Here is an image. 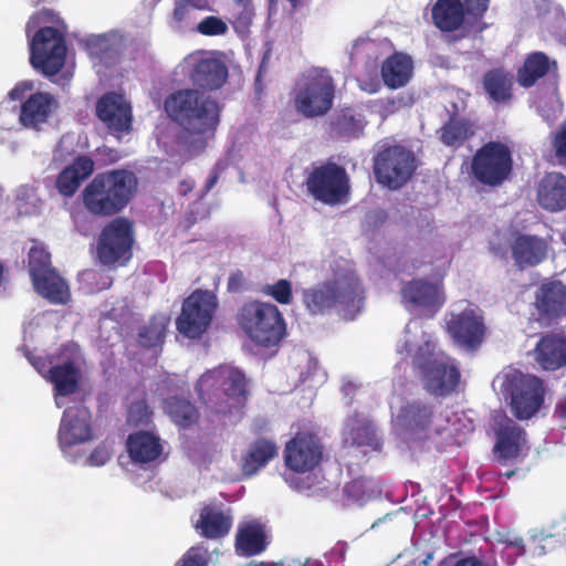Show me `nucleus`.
<instances>
[{"mask_svg": "<svg viewBox=\"0 0 566 566\" xmlns=\"http://www.w3.org/2000/svg\"><path fill=\"white\" fill-rule=\"evenodd\" d=\"M263 293L272 296L281 304H290L292 300V286L287 280H279L274 284H268L262 289Z\"/></svg>", "mask_w": 566, "mask_h": 566, "instance_id": "nucleus-50", "label": "nucleus"}, {"mask_svg": "<svg viewBox=\"0 0 566 566\" xmlns=\"http://www.w3.org/2000/svg\"><path fill=\"white\" fill-rule=\"evenodd\" d=\"M401 303L407 311L432 317L443 305L442 285L422 279L405 283L400 290Z\"/></svg>", "mask_w": 566, "mask_h": 566, "instance_id": "nucleus-17", "label": "nucleus"}, {"mask_svg": "<svg viewBox=\"0 0 566 566\" xmlns=\"http://www.w3.org/2000/svg\"><path fill=\"white\" fill-rule=\"evenodd\" d=\"M276 455L277 447L274 442L259 439L250 446L243 458L242 471L245 475L251 476Z\"/></svg>", "mask_w": 566, "mask_h": 566, "instance_id": "nucleus-37", "label": "nucleus"}, {"mask_svg": "<svg viewBox=\"0 0 566 566\" xmlns=\"http://www.w3.org/2000/svg\"><path fill=\"white\" fill-rule=\"evenodd\" d=\"M490 0H463L467 12L474 17H482L489 8Z\"/></svg>", "mask_w": 566, "mask_h": 566, "instance_id": "nucleus-53", "label": "nucleus"}, {"mask_svg": "<svg viewBox=\"0 0 566 566\" xmlns=\"http://www.w3.org/2000/svg\"><path fill=\"white\" fill-rule=\"evenodd\" d=\"M286 465L295 472L313 470L321 461L322 448L312 434H297L285 447Z\"/></svg>", "mask_w": 566, "mask_h": 566, "instance_id": "nucleus-21", "label": "nucleus"}, {"mask_svg": "<svg viewBox=\"0 0 566 566\" xmlns=\"http://www.w3.org/2000/svg\"><path fill=\"white\" fill-rule=\"evenodd\" d=\"M511 252L520 269L535 266L547 258L548 243L537 235L517 234L511 244Z\"/></svg>", "mask_w": 566, "mask_h": 566, "instance_id": "nucleus-25", "label": "nucleus"}, {"mask_svg": "<svg viewBox=\"0 0 566 566\" xmlns=\"http://www.w3.org/2000/svg\"><path fill=\"white\" fill-rule=\"evenodd\" d=\"M496 443L494 454L500 460L517 457L526 444L525 433L512 419L502 415L494 417Z\"/></svg>", "mask_w": 566, "mask_h": 566, "instance_id": "nucleus-24", "label": "nucleus"}, {"mask_svg": "<svg viewBox=\"0 0 566 566\" xmlns=\"http://www.w3.org/2000/svg\"><path fill=\"white\" fill-rule=\"evenodd\" d=\"M303 302L311 314L336 312L353 319L361 306V287L352 264L335 262L326 281L303 292Z\"/></svg>", "mask_w": 566, "mask_h": 566, "instance_id": "nucleus-2", "label": "nucleus"}, {"mask_svg": "<svg viewBox=\"0 0 566 566\" xmlns=\"http://www.w3.org/2000/svg\"><path fill=\"white\" fill-rule=\"evenodd\" d=\"M536 361L546 370L566 365V340L557 335H546L535 348Z\"/></svg>", "mask_w": 566, "mask_h": 566, "instance_id": "nucleus-30", "label": "nucleus"}, {"mask_svg": "<svg viewBox=\"0 0 566 566\" xmlns=\"http://www.w3.org/2000/svg\"><path fill=\"white\" fill-rule=\"evenodd\" d=\"M432 18L440 30L454 31L463 22V4L460 0H438L432 9Z\"/></svg>", "mask_w": 566, "mask_h": 566, "instance_id": "nucleus-36", "label": "nucleus"}, {"mask_svg": "<svg viewBox=\"0 0 566 566\" xmlns=\"http://www.w3.org/2000/svg\"><path fill=\"white\" fill-rule=\"evenodd\" d=\"M536 307L541 315L558 317L566 314V286L560 282H548L536 292Z\"/></svg>", "mask_w": 566, "mask_h": 566, "instance_id": "nucleus-27", "label": "nucleus"}, {"mask_svg": "<svg viewBox=\"0 0 566 566\" xmlns=\"http://www.w3.org/2000/svg\"><path fill=\"white\" fill-rule=\"evenodd\" d=\"M84 45L93 60L106 65L111 64L116 55V36L113 34L90 35Z\"/></svg>", "mask_w": 566, "mask_h": 566, "instance_id": "nucleus-40", "label": "nucleus"}, {"mask_svg": "<svg viewBox=\"0 0 566 566\" xmlns=\"http://www.w3.org/2000/svg\"><path fill=\"white\" fill-rule=\"evenodd\" d=\"M454 566H481V564L474 558H465L459 560Z\"/></svg>", "mask_w": 566, "mask_h": 566, "instance_id": "nucleus-60", "label": "nucleus"}, {"mask_svg": "<svg viewBox=\"0 0 566 566\" xmlns=\"http://www.w3.org/2000/svg\"><path fill=\"white\" fill-rule=\"evenodd\" d=\"M218 169H219V166H217L212 172V175L210 176V178L208 179L207 184H206V187H205V191H209L210 189L213 188V186L217 184L218 181Z\"/></svg>", "mask_w": 566, "mask_h": 566, "instance_id": "nucleus-58", "label": "nucleus"}, {"mask_svg": "<svg viewBox=\"0 0 566 566\" xmlns=\"http://www.w3.org/2000/svg\"><path fill=\"white\" fill-rule=\"evenodd\" d=\"M51 270L53 269L51 268L49 252L42 247H32L29 252V271L32 280Z\"/></svg>", "mask_w": 566, "mask_h": 566, "instance_id": "nucleus-47", "label": "nucleus"}, {"mask_svg": "<svg viewBox=\"0 0 566 566\" xmlns=\"http://www.w3.org/2000/svg\"><path fill=\"white\" fill-rule=\"evenodd\" d=\"M97 117L115 134L127 133L132 126V107L116 93L103 95L96 104Z\"/></svg>", "mask_w": 566, "mask_h": 566, "instance_id": "nucleus-23", "label": "nucleus"}, {"mask_svg": "<svg viewBox=\"0 0 566 566\" xmlns=\"http://www.w3.org/2000/svg\"><path fill=\"white\" fill-rule=\"evenodd\" d=\"M513 76L503 70H493L488 72L483 78V86L489 97L497 103L506 102L511 98Z\"/></svg>", "mask_w": 566, "mask_h": 566, "instance_id": "nucleus-39", "label": "nucleus"}, {"mask_svg": "<svg viewBox=\"0 0 566 566\" xmlns=\"http://www.w3.org/2000/svg\"><path fill=\"white\" fill-rule=\"evenodd\" d=\"M71 77H72V73L67 71V72L63 73L59 78L54 80V82L60 85H64L65 83H67L70 81Z\"/></svg>", "mask_w": 566, "mask_h": 566, "instance_id": "nucleus-62", "label": "nucleus"}, {"mask_svg": "<svg viewBox=\"0 0 566 566\" xmlns=\"http://www.w3.org/2000/svg\"><path fill=\"white\" fill-rule=\"evenodd\" d=\"M549 69L548 57L541 52L531 54L523 69L518 72V82L522 86H532L539 77L544 76Z\"/></svg>", "mask_w": 566, "mask_h": 566, "instance_id": "nucleus-41", "label": "nucleus"}, {"mask_svg": "<svg viewBox=\"0 0 566 566\" xmlns=\"http://www.w3.org/2000/svg\"><path fill=\"white\" fill-rule=\"evenodd\" d=\"M333 125L337 133L347 137H356L364 128V120L360 115L356 116L346 111L337 116Z\"/></svg>", "mask_w": 566, "mask_h": 566, "instance_id": "nucleus-46", "label": "nucleus"}, {"mask_svg": "<svg viewBox=\"0 0 566 566\" xmlns=\"http://www.w3.org/2000/svg\"><path fill=\"white\" fill-rule=\"evenodd\" d=\"M239 323L249 337L263 346L276 345L284 335V321L276 305L264 302L245 304Z\"/></svg>", "mask_w": 566, "mask_h": 566, "instance_id": "nucleus-10", "label": "nucleus"}, {"mask_svg": "<svg viewBox=\"0 0 566 566\" xmlns=\"http://www.w3.org/2000/svg\"><path fill=\"white\" fill-rule=\"evenodd\" d=\"M308 558L302 560L300 558H292L287 562L286 566H306L308 563Z\"/></svg>", "mask_w": 566, "mask_h": 566, "instance_id": "nucleus-61", "label": "nucleus"}, {"mask_svg": "<svg viewBox=\"0 0 566 566\" xmlns=\"http://www.w3.org/2000/svg\"><path fill=\"white\" fill-rule=\"evenodd\" d=\"M216 307L217 298L211 292H193L184 302L177 329L188 338L200 337L210 325Z\"/></svg>", "mask_w": 566, "mask_h": 566, "instance_id": "nucleus-14", "label": "nucleus"}, {"mask_svg": "<svg viewBox=\"0 0 566 566\" xmlns=\"http://www.w3.org/2000/svg\"><path fill=\"white\" fill-rule=\"evenodd\" d=\"M439 421L440 419L433 416L431 407L420 400L407 402L394 417L396 429L419 438L422 432H428L431 426H434L437 433L447 431L448 429Z\"/></svg>", "mask_w": 566, "mask_h": 566, "instance_id": "nucleus-20", "label": "nucleus"}, {"mask_svg": "<svg viewBox=\"0 0 566 566\" xmlns=\"http://www.w3.org/2000/svg\"><path fill=\"white\" fill-rule=\"evenodd\" d=\"M94 170V161L88 157L77 158L71 166L60 174L56 187L61 195L71 197L75 193L81 182Z\"/></svg>", "mask_w": 566, "mask_h": 566, "instance_id": "nucleus-33", "label": "nucleus"}, {"mask_svg": "<svg viewBox=\"0 0 566 566\" xmlns=\"http://www.w3.org/2000/svg\"><path fill=\"white\" fill-rule=\"evenodd\" d=\"M184 67L189 71L195 84L209 90L220 87L228 76V70L221 61L200 53L187 56L184 60Z\"/></svg>", "mask_w": 566, "mask_h": 566, "instance_id": "nucleus-22", "label": "nucleus"}, {"mask_svg": "<svg viewBox=\"0 0 566 566\" xmlns=\"http://www.w3.org/2000/svg\"><path fill=\"white\" fill-rule=\"evenodd\" d=\"M165 410L179 426L191 424L197 419L196 408L187 400L180 398H169L165 401Z\"/></svg>", "mask_w": 566, "mask_h": 566, "instance_id": "nucleus-42", "label": "nucleus"}, {"mask_svg": "<svg viewBox=\"0 0 566 566\" xmlns=\"http://www.w3.org/2000/svg\"><path fill=\"white\" fill-rule=\"evenodd\" d=\"M433 559V555L429 553L424 559L421 560L423 566H430L431 560Z\"/></svg>", "mask_w": 566, "mask_h": 566, "instance_id": "nucleus-64", "label": "nucleus"}, {"mask_svg": "<svg viewBox=\"0 0 566 566\" xmlns=\"http://www.w3.org/2000/svg\"><path fill=\"white\" fill-rule=\"evenodd\" d=\"M232 525V516L228 510L217 505H207L196 522V528L201 535L209 538H217L229 533Z\"/></svg>", "mask_w": 566, "mask_h": 566, "instance_id": "nucleus-28", "label": "nucleus"}, {"mask_svg": "<svg viewBox=\"0 0 566 566\" xmlns=\"http://www.w3.org/2000/svg\"><path fill=\"white\" fill-rule=\"evenodd\" d=\"M112 452L106 444L98 446L87 458V463L93 467H102L111 459Z\"/></svg>", "mask_w": 566, "mask_h": 566, "instance_id": "nucleus-52", "label": "nucleus"}, {"mask_svg": "<svg viewBox=\"0 0 566 566\" xmlns=\"http://www.w3.org/2000/svg\"><path fill=\"white\" fill-rule=\"evenodd\" d=\"M511 153L502 143L491 142L475 154L472 171L478 180L485 185H500L511 171Z\"/></svg>", "mask_w": 566, "mask_h": 566, "instance_id": "nucleus-15", "label": "nucleus"}, {"mask_svg": "<svg viewBox=\"0 0 566 566\" xmlns=\"http://www.w3.org/2000/svg\"><path fill=\"white\" fill-rule=\"evenodd\" d=\"M31 365L54 386V400L57 408L62 399L74 394L81 379L82 356L76 344L65 345L56 358L46 360L33 355L27 356Z\"/></svg>", "mask_w": 566, "mask_h": 566, "instance_id": "nucleus-7", "label": "nucleus"}, {"mask_svg": "<svg viewBox=\"0 0 566 566\" xmlns=\"http://www.w3.org/2000/svg\"><path fill=\"white\" fill-rule=\"evenodd\" d=\"M57 439L64 455L75 460L71 449L92 439L91 412L86 407L73 406L64 410Z\"/></svg>", "mask_w": 566, "mask_h": 566, "instance_id": "nucleus-18", "label": "nucleus"}, {"mask_svg": "<svg viewBox=\"0 0 566 566\" xmlns=\"http://www.w3.org/2000/svg\"><path fill=\"white\" fill-rule=\"evenodd\" d=\"M448 333L464 348H475L484 335L483 317L479 308L468 305L460 312H452L447 321Z\"/></svg>", "mask_w": 566, "mask_h": 566, "instance_id": "nucleus-19", "label": "nucleus"}, {"mask_svg": "<svg viewBox=\"0 0 566 566\" xmlns=\"http://www.w3.org/2000/svg\"><path fill=\"white\" fill-rule=\"evenodd\" d=\"M150 412L145 401L133 403L128 410V421L134 424L144 423L149 419Z\"/></svg>", "mask_w": 566, "mask_h": 566, "instance_id": "nucleus-51", "label": "nucleus"}, {"mask_svg": "<svg viewBox=\"0 0 566 566\" xmlns=\"http://www.w3.org/2000/svg\"><path fill=\"white\" fill-rule=\"evenodd\" d=\"M193 27L197 32L207 36L226 35L229 31L228 23L223 19L216 15H208L196 23Z\"/></svg>", "mask_w": 566, "mask_h": 566, "instance_id": "nucleus-48", "label": "nucleus"}, {"mask_svg": "<svg viewBox=\"0 0 566 566\" xmlns=\"http://www.w3.org/2000/svg\"><path fill=\"white\" fill-rule=\"evenodd\" d=\"M416 169L412 151L401 146H392L380 151L374 160V171L379 184L390 189L403 186Z\"/></svg>", "mask_w": 566, "mask_h": 566, "instance_id": "nucleus-12", "label": "nucleus"}, {"mask_svg": "<svg viewBox=\"0 0 566 566\" xmlns=\"http://www.w3.org/2000/svg\"><path fill=\"white\" fill-rule=\"evenodd\" d=\"M195 187V181L191 179H185L179 184V193L186 196Z\"/></svg>", "mask_w": 566, "mask_h": 566, "instance_id": "nucleus-56", "label": "nucleus"}, {"mask_svg": "<svg viewBox=\"0 0 566 566\" xmlns=\"http://www.w3.org/2000/svg\"><path fill=\"white\" fill-rule=\"evenodd\" d=\"M55 21V14L45 9L33 14L25 27L28 35L31 30L40 27L29 41L30 63L34 70L50 78L62 70L66 57V45L61 32L44 25Z\"/></svg>", "mask_w": 566, "mask_h": 566, "instance_id": "nucleus-5", "label": "nucleus"}, {"mask_svg": "<svg viewBox=\"0 0 566 566\" xmlns=\"http://www.w3.org/2000/svg\"><path fill=\"white\" fill-rule=\"evenodd\" d=\"M334 94L335 85L329 73L322 69H311L295 83L294 107L307 118L323 116L332 108Z\"/></svg>", "mask_w": 566, "mask_h": 566, "instance_id": "nucleus-8", "label": "nucleus"}, {"mask_svg": "<svg viewBox=\"0 0 566 566\" xmlns=\"http://www.w3.org/2000/svg\"><path fill=\"white\" fill-rule=\"evenodd\" d=\"M537 200L546 210H563L566 207V177L559 172L547 174L538 185Z\"/></svg>", "mask_w": 566, "mask_h": 566, "instance_id": "nucleus-26", "label": "nucleus"}, {"mask_svg": "<svg viewBox=\"0 0 566 566\" xmlns=\"http://www.w3.org/2000/svg\"><path fill=\"white\" fill-rule=\"evenodd\" d=\"M169 318L164 315H155L149 324L140 329L139 342L143 346L153 347L163 343Z\"/></svg>", "mask_w": 566, "mask_h": 566, "instance_id": "nucleus-44", "label": "nucleus"}, {"mask_svg": "<svg viewBox=\"0 0 566 566\" xmlns=\"http://www.w3.org/2000/svg\"><path fill=\"white\" fill-rule=\"evenodd\" d=\"M8 98L21 102L19 120L27 128L40 129L57 108L54 96L35 91V82L29 80L17 83L9 91Z\"/></svg>", "mask_w": 566, "mask_h": 566, "instance_id": "nucleus-11", "label": "nucleus"}, {"mask_svg": "<svg viewBox=\"0 0 566 566\" xmlns=\"http://www.w3.org/2000/svg\"><path fill=\"white\" fill-rule=\"evenodd\" d=\"M356 389H357V385L352 380L344 382L343 387H342V390L346 396L353 394Z\"/></svg>", "mask_w": 566, "mask_h": 566, "instance_id": "nucleus-59", "label": "nucleus"}, {"mask_svg": "<svg viewBox=\"0 0 566 566\" xmlns=\"http://www.w3.org/2000/svg\"><path fill=\"white\" fill-rule=\"evenodd\" d=\"M36 292L52 303L63 304L70 298V290L66 282L51 270L32 280Z\"/></svg>", "mask_w": 566, "mask_h": 566, "instance_id": "nucleus-38", "label": "nucleus"}, {"mask_svg": "<svg viewBox=\"0 0 566 566\" xmlns=\"http://www.w3.org/2000/svg\"><path fill=\"white\" fill-rule=\"evenodd\" d=\"M554 147L559 158L566 160V125L563 126L555 137Z\"/></svg>", "mask_w": 566, "mask_h": 566, "instance_id": "nucleus-54", "label": "nucleus"}, {"mask_svg": "<svg viewBox=\"0 0 566 566\" xmlns=\"http://www.w3.org/2000/svg\"><path fill=\"white\" fill-rule=\"evenodd\" d=\"M266 533L264 526L255 521L239 525L235 536V549L242 556H253L266 548Z\"/></svg>", "mask_w": 566, "mask_h": 566, "instance_id": "nucleus-29", "label": "nucleus"}, {"mask_svg": "<svg viewBox=\"0 0 566 566\" xmlns=\"http://www.w3.org/2000/svg\"><path fill=\"white\" fill-rule=\"evenodd\" d=\"M197 391L209 408L221 415L239 413L248 399L244 375L230 365L203 374L198 380Z\"/></svg>", "mask_w": 566, "mask_h": 566, "instance_id": "nucleus-4", "label": "nucleus"}, {"mask_svg": "<svg viewBox=\"0 0 566 566\" xmlns=\"http://www.w3.org/2000/svg\"><path fill=\"white\" fill-rule=\"evenodd\" d=\"M412 70L411 57L402 53H396L382 63L381 76L388 87L399 88L409 82Z\"/></svg>", "mask_w": 566, "mask_h": 566, "instance_id": "nucleus-35", "label": "nucleus"}, {"mask_svg": "<svg viewBox=\"0 0 566 566\" xmlns=\"http://www.w3.org/2000/svg\"><path fill=\"white\" fill-rule=\"evenodd\" d=\"M133 230L132 223L123 218L113 220L102 231L97 255L105 265L124 264L132 256Z\"/></svg>", "mask_w": 566, "mask_h": 566, "instance_id": "nucleus-16", "label": "nucleus"}, {"mask_svg": "<svg viewBox=\"0 0 566 566\" xmlns=\"http://www.w3.org/2000/svg\"><path fill=\"white\" fill-rule=\"evenodd\" d=\"M129 457L137 463H149L159 458L163 446L159 438L149 432H136L127 439Z\"/></svg>", "mask_w": 566, "mask_h": 566, "instance_id": "nucleus-32", "label": "nucleus"}, {"mask_svg": "<svg viewBox=\"0 0 566 566\" xmlns=\"http://www.w3.org/2000/svg\"><path fill=\"white\" fill-rule=\"evenodd\" d=\"M211 555L208 549L202 546L190 547L176 563L175 566H209Z\"/></svg>", "mask_w": 566, "mask_h": 566, "instance_id": "nucleus-49", "label": "nucleus"}, {"mask_svg": "<svg viewBox=\"0 0 566 566\" xmlns=\"http://www.w3.org/2000/svg\"><path fill=\"white\" fill-rule=\"evenodd\" d=\"M165 108L193 138V143H202L209 138L219 122L218 104L198 90H180L174 93L166 99Z\"/></svg>", "mask_w": 566, "mask_h": 566, "instance_id": "nucleus-3", "label": "nucleus"}, {"mask_svg": "<svg viewBox=\"0 0 566 566\" xmlns=\"http://www.w3.org/2000/svg\"><path fill=\"white\" fill-rule=\"evenodd\" d=\"M242 281H243V275L241 273H234V274L230 275L229 281H228L229 290L237 291L241 286Z\"/></svg>", "mask_w": 566, "mask_h": 566, "instance_id": "nucleus-55", "label": "nucleus"}, {"mask_svg": "<svg viewBox=\"0 0 566 566\" xmlns=\"http://www.w3.org/2000/svg\"><path fill=\"white\" fill-rule=\"evenodd\" d=\"M137 188V178L128 170L98 174L85 187L83 203L96 216H111L127 206Z\"/></svg>", "mask_w": 566, "mask_h": 566, "instance_id": "nucleus-6", "label": "nucleus"}, {"mask_svg": "<svg viewBox=\"0 0 566 566\" xmlns=\"http://www.w3.org/2000/svg\"><path fill=\"white\" fill-rule=\"evenodd\" d=\"M397 352L402 357H411L413 365L421 369L429 394L446 397L459 387L461 374L457 361L437 348L433 336L422 328L420 322L407 324Z\"/></svg>", "mask_w": 566, "mask_h": 566, "instance_id": "nucleus-1", "label": "nucleus"}, {"mask_svg": "<svg viewBox=\"0 0 566 566\" xmlns=\"http://www.w3.org/2000/svg\"><path fill=\"white\" fill-rule=\"evenodd\" d=\"M344 443L349 447H368L379 449V441L370 421L365 417L348 418L344 429Z\"/></svg>", "mask_w": 566, "mask_h": 566, "instance_id": "nucleus-31", "label": "nucleus"}, {"mask_svg": "<svg viewBox=\"0 0 566 566\" xmlns=\"http://www.w3.org/2000/svg\"><path fill=\"white\" fill-rule=\"evenodd\" d=\"M344 492L348 499H352L359 505L380 494V490L370 479L354 480L345 485Z\"/></svg>", "mask_w": 566, "mask_h": 566, "instance_id": "nucleus-43", "label": "nucleus"}, {"mask_svg": "<svg viewBox=\"0 0 566 566\" xmlns=\"http://www.w3.org/2000/svg\"><path fill=\"white\" fill-rule=\"evenodd\" d=\"M471 126L467 122L451 120L441 128L440 138L447 146H460L471 134Z\"/></svg>", "mask_w": 566, "mask_h": 566, "instance_id": "nucleus-45", "label": "nucleus"}, {"mask_svg": "<svg viewBox=\"0 0 566 566\" xmlns=\"http://www.w3.org/2000/svg\"><path fill=\"white\" fill-rule=\"evenodd\" d=\"M493 386H499L505 398H510L514 416L530 419L542 403V386L538 378L511 369L497 376Z\"/></svg>", "mask_w": 566, "mask_h": 566, "instance_id": "nucleus-9", "label": "nucleus"}, {"mask_svg": "<svg viewBox=\"0 0 566 566\" xmlns=\"http://www.w3.org/2000/svg\"><path fill=\"white\" fill-rule=\"evenodd\" d=\"M555 415L566 422V398L562 399L555 408Z\"/></svg>", "mask_w": 566, "mask_h": 566, "instance_id": "nucleus-57", "label": "nucleus"}, {"mask_svg": "<svg viewBox=\"0 0 566 566\" xmlns=\"http://www.w3.org/2000/svg\"><path fill=\"white\" fill-rule=\"evenodd\" d=\"M308 192L323 203L336 206L347 202L348 177L345 169L329 164L315 168L306 180Z\"/></svg>", "mask_w": 566, "mask_h": 566, "instance_id": "nucleus-13", "label": "nucleus"}, {"mask_svg": "<svg viewBox=\"0 0 566 566\" xmlns=\"http://www.w3.org/2000/svg\"><path fill=\"white\" fill-rule=\"evenodd\" d=\"M211 10L210 0H174L169 24L174 30L192 28L199 12Z\"/></svg>", "mask_w": 566, "mask_h": 566, "instance_id": "nucleus-34", "label": "nucleus"}, {"mask_svg": "<svg viewBox=\"0 0 566 566\" xmlns=\"http://www.w3.org/2000/svg\"><path fill=\"white\" fill-rule=\"evenodd\" d=\"M238 4L243 8V12L247 15V18H250V11L248 10V4L250 0H237Z\"/></svg>", "mask_w": 566, "mask_h": 566, "instance_id": "nucleus-63", "label": "nucleus"}]
</instances>
